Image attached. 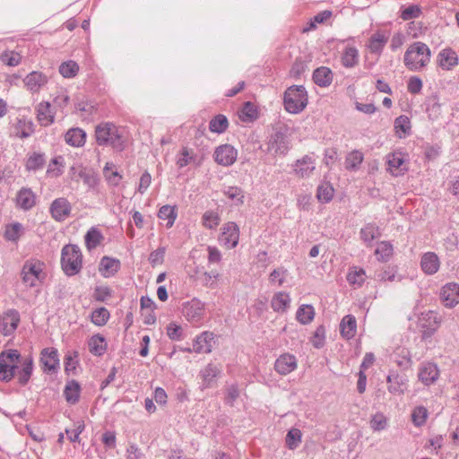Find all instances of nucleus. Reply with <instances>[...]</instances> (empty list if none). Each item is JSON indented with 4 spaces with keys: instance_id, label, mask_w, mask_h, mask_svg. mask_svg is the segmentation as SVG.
I'll return each mask as SVG.
<instances>
[{
    "instance_id": "nucleus-1",
    "label": "nucleus",
    "mask_w": 459,
    "mask_h": 459,
    "mask_svg": "<svg viewBox=\"0 0 459 459\" xmlns=\"http://www.w3.org/2000/svg\"><path fill=\"white\" fill-rule=\"evenodd\" d=\"M95 139L98 145L110 146L117 152L127 146L126 130L111 122H102L95 127Z\"/></svg>"
},
{
    "instance_id": "nucleus-2",
    "label": "nucleus",
    "mask_w": 459,
    "mask_h": 459,
    "mask_svg": "<svg viewBox=\"0 0 459 459\" xmlns=\"http://www.w3.org/2000/svg\"><path fill=\"white\" fill-rule=\"evenodd\" d=\"M431 51L423 42L411 44L404 53L403 62L410 71H420L430 61Z\"/></svg>"
},
{
    "instance_id": "nucleus-3",
    "label": "nucleus",
    "mask_w": 459,
    "mask_h": 459,
    "mask_svg": "<svg viewBox=\"0 0 459 459\" xmlns=\"http://www.w3.org/2000/svg\"><path fill=\"white\" fill-rule=\"evenodd\" d=\"M308 103V95L303 85H291L283 94V106L290 114L301 113Z\"/></svg>"
},
{
    "instance_id": "nucleus-4",
    "label": "nucleus",
    "mask_w": 459,
    "mask_h": 459,
    "mask_svg": "<svg viewBox=\"0 0 459 459\" xmlns=\"http://www.w3.org/2000/svg\"><path fill=\"white\" fill-rule=\"evenodd\" d=\"M61 266L67 276L78 274L82 267V254L76 245H65L61 251Z\"/></svg>"
},
{
    "instance_id": "nucleus-5",
    "label": "nucleus",
    "mask_w": 459,
    "mask_h": 459,
    "mask_svg": "<svg viewBox=\"0 0 459 459\" xmlns=\"http://www.w3.org/2000/svg\"><path fill=\"white\" fill-rule=\"evenodd\" d=\"M44 266V263L37 259L25 261L21 272L22 282L30 288L35 287L37 281L42 282L45 279Z\"/></svg>"
},
{
    "instance_id": "nucleus-6",
    "label": "nucleus",
    "mask_w": 459,
    "mask_h": 459,
    "mask_svg": "<svg viewBox=\"0 0 459 459\" xmlns=\"http://www.w3.org/2000/svg\"><path fill=\"white\" fill-rule=\"evenodd\" d=\"M182 314L191 325H198L204 318L205 305L198 299H192L183 304Z\"/></svg>"
},
{
    "instance_id": "nucleus-7",
    "label": "nucleus",
    "mask_w": 459,
    "mask_h": 459,
    "mask_svg": "<svg viewBox=\"0 0 459 459\" xmlns=\"http://www.w3.org/2000/svg\"><path fill=\"white\" fill-rule=\"evenodd\" d=\"M238 155V152L233 145L224 143L215 148L213 160L220 166L230 167L236 162Z\"/></svg>"
},
{
    "instance_id": "nucleus-8",
    "label": "nucleus",
    "mask_w": 459,
    "mask_h": 459,
    "mask_svg": "<svg viewBox=\"0 0 459 459\" xmlns=\"http://www.w3.org/2000/svg\"><path fill=\"white\" fill-rule=\"evenodd\" d=\"M21 321L20 313L14 308L7 309L0 316V333L4 336H12Z\"/></svg>"
},
{
    "instance_id": "nucleus-9",
    "label": "nucleus",
    "mask_w": 459,
    "mask_h": 459,
    "mask_svg": "<svg viewBox=\"0 0 459 459\" xmlns=\"http://www.w3.org/2000/svg\"><path fill=\"white\" fill-rule=\"evenodd\" d=\"M22 358L21 353L15 349L3 351L0 353V381L9 383L11 381L10 365L14 360Z\"/></svg>"
},
{
    "instance_id": "nucleus-10",
    "label": "nucleus",
    "mask_w": 459,
    "mask_h": 459,
    "mask_svg": "<svg viewBox=\"0 0 459 459\" xmlns=\"http://www.w3.org/2000/svg\"><path fill=\"white\" fill-rule=\"evenodd\" d=\"M49 212L56 221L62 222L71 215L72 205L66 198L58 197L52 201Z\"/></svg>"
},
{
    "instance_id": "nucleus-11",
    "label": "nucleus",
    "mask_w": 459,
    "mask_h": 459,
    "mask_svg": "<svg viewBox=\"0 0 459 459\" xmlns=\"http://www.w3.org/2000/svg\"><path fill=\"white\" fill-rule=\"evenodd\" d=\"M239 239V228L237 223L230 221L223 225L221 233L219 237L220 243L227 248L237 247Z\"/></svg>"
},
{
    "instance_id": "nucleus-12",
    "label": "nucleus",
    "mask_w": 459,
    "mask_h": 459,
    "mask_svg": "<svg viewBox=\"0 0 459 459\" xmlns=\"http://www.w3.org/2000/svg\"><path fill=\"white\" fill-rule=\"evenodd\" d=\"M267 150L273 155H285L289 151V141L281 131L272 134L267 143Z\"/></svg>"
},
{
    "instance_id": "nucleus-13",
    "label": "nucleus",
    "mask_w": 459,
    "mask_h": 459,
    "mask_svg": "<svg viewBox=\"0 0 459 459\" xmlns=\"http://www.w3.org/2000/svg\"><path fill=\"white\" fill-rule=\"evenodd\" d=\"M386 381L388 392L394 395H401L406 391L409 379L405 374L391 370L386 377Z\"/></svg>"
},
{
    "instance_id": "nucleus-14",
    "label": "nucleus",
    "mask_w": 459,
    "mask_h": 459,
    "mask_svg": "<svg viewBox=\"0 0 459 459\" xmlns=\"http://www.w3.org/2000/svg\"><path fill=\"white\" fill-rule=\"evenodd\" d=\"M40 361L44 365V371L48 373L57 372L60 367L58 351L56 348H44L40 352Z\"/></svg>"
},
{
    "instance_id": "nucleus-15",
    "label": "nucleus",
    "mask_w": 459,
    "mask_h": 459,
    "mask_svg": "<svg viewBox=\"0 0 459 459\" xmlns=\"http://www.w3.org/2000/svg\"><path fill=\"white\" fill-rule=\"evenodd\" d=\"M48 77L42 72L32 71L23 79L26 89L31 93H38L48 83Z\"/></svg>"
},
{
    "instance_id": "nucleus-16",
    "label": "nucleus",
    "mask_w": 459,
    "mask_h": 459,
    "mask_svg": "<svg viewBox=\"0 0 459 459\" xmlns=\"http://www.w3.org/2000/svg\"><path fill=\"white\" fill-rule=\"evenodd\" d=\"M297 367L298 361L296 357L288 352L281 354L274 362L275 371L281 376L293 372Z\"/></svg>"
},
{
    "instance_id": "nucleus-17",
    "label": "nucleus",
    "mask_w": 459,
    "mask_h": 459,
    "mask_svg": "<svg viewBox=\"0 0 459 459\" xmlns=\"http://www.w3.org/2000/svg\"><path fill=\"white\" fill-rule=\"evenodd\" d=\"M440 299L446 307H454L459 303V284L449 282L440 290Z\"/></svg>"
},
{
    "instance_id": "nucleus-18",
    "label": "nucleus",
    "mask_w": 459,
    "mask_h": 459,
    "mask_svg": "<svg viewBox=\"0 0 459 459\" xmlns=\"http://www.w3.org/2000/svg\"><path fill=\"white\" fill-rule=\"evenodd\" d=\"M420 265L426 275H434L440 268V260L435 252H426L421 255Z\"/></svg>"
},
{
    "instance_id": "nucleus-19",
    "label": "nucleus",
    "mask_w": 459,
    "mask_h": 459,
    "mask_svg": "<svg viewBox=\"0 0 459 459\" xmlns=\"http://www.w3.org/2000/svg\"><path fill=\"white\" fill-rule=\"evenodd\" d=\"M214 334L205 331L197 335L193 342V350L195 353H210L212 351Z\"/></svg>"
},
{
    "instance_id": "nucleus-20",
    "label": "nucleus",
    "mask_w": 459,
    "mask_h": 459,
    "mask_svg": "<svg viewBox=\"0 0 459 459\" xmlns=\"http://www.w3.org/2000/svg\"><path fill=\"white\" fill-rule=\"evenodd\" d=\"M404 161L401 152L389 153L386 156L387 170L394 177L403 176L407 171Z\"/></svg>"
},
{
    "instance_id": "nucleus-21",
    "label": "nucleus",
    "mask_w": 459,
    "mask_h": 459,
    "mask_svg": "<svg viewBox=\"0 0 459 459\" xmlns=\"http://www.w3.org/2000/svg\"><path fill=\"white\" fill-rule=\"evenodd\" d=\"M419 379L425 385H430L435 383L439 377V369L437 364L427 362L421 365L418 373Z\"/></svg>"
},
{
    "instance_id": "nucleus-22",
    "label": "nucleus",
    "mask_w": 459,
    "mask_h": 459,
    "mask_svg": "<svg viewBox=\"0 0 459 459\" xmlns=\"http://www.w3.org/2000/svg\"><path fill=\"white\" fill-rule=\"evenodd\" d=\"M295 174L300 178H308L316 169V160L310 155H305L292 165Z\"/></svg>"
},
{
    "instance_id": "nucleus-23",
    "label": "nucleus",
    "mask_w": 459,
    "mask_h": 459,
    "mask_svg": "<svg viewBox=\"0 0 459 459\" xmlns=\"http://www.w3.org/2000/svg\"><path fill=\"white\" fill-rule=\"evenodd\" d=\"M37 119L42 126H49L55 122V113L48 101H42L36 107Z\"/></svg>"
},
{
    "instance_id": "nucleus-24",
    "label": "nucleus",
    "mask_w": 459,
    "mask_h": 459,
    "mask_svg": "<svg viewBox=\"0 0 459 459\" xmlns=\"http://www.w3.org/2000/svg\"><path fill=\"white\" fill-rule=\"evenodd\" d=\"M36 204V195L29 187L21 188L16 195V205L23 211L30 210Z\"/></svg>"
},
{
    "instance_id": "nucleus-25",
    "label": "nucleus",
    "mask_w": 459,
    "mask_h": 459,
    "mask_svg": "<svg viewBox=\"0 0 459 459\" xmlns=\"http://www.w3.org/2000/svg\"><path fill=\"white\" fill-rule=\"evenodd\" d=\"M121 263L118 259L103 256L100 262L99 271L105 278L114 276L120 269Z\"/></svg>"
},
{
    "instance_id": "nucleus-26",
    "label": "nucleus",
    "mask_w": 459,
    "mask_h": 459,
    "mask_svg": "<svg viewBox=\"0 0 459 459\" xmlns=\"http://www.w3.org/2000/svg\"><path fill=\"white\" fill-rule=\"evenodd\" d=\"M333 79V71L326 66H320L314 70L312 80L319 87L326 88L331 85Z\"/></svg>"
},
{
    "instance_id": "nucleus-27",
    "label": "nucleus",
    "mask_w": 459,
    "mask_h": 459,
    "mask_svg": "<svg viewBox=\"0 0 459 459\" xmlns=\"http://www.w3.org/2000/svg\"><path fill=\"white\" fill-rule=\"evenodd\" d=\"M81 385L77 380H68L64 388V397L67 403L75 404L79 402L81 396Z\"/></svg>"
},
{
    "instance_id": "nucleus-28",
    "label": "nucleus",
    "mask_w": 459,
    "mask_h": 459,
    "mask_svg": "<svg viewBox=\"0 0 459 459\" xmlns=\"http://www.w3.org/2000/svg\"><path fill=\"white\" fill-rule=\"evenodd\" d=\"M359 61V52L354 46H346L341 55V64L343 67L351 69Z\"/></svg>"
},
{
    "instance_id": "nucleus-29",
    "label": "nucleus",
    "mask_w": 459,
    "mask_h": 459,
    "mask_svg": "<svg viewBox=\"0 0 459 459\" xmlns=\"http://www.w3.org/2000/svg\"><path fill=\"white\" fill-rule=\"evenodd\" d=\"M33 373V359L30 357L24 359L20 366V368L17 370V381L20 385H26Z\"/></svg>"
},
{
    "instance_id": "nucleus-30",
    "label": "nucleus",
    "mask_w": 459,
    "mask_h": 459,
    "mask_svg": "<svg viewBox=\"0 0 459 459\" xmlns=\"http://www.w3.org/2000/svg\"><path fill=\"white\" fill-rule=\"evenodd\" d=\"M86 132L79 127L69 129L65 134L67 144L73 147H82L86 142Z\"/></svg>"
},
{
    "instance_id": "nucleus-31",
    "label": "nucleus",
    "mask_w": 459,
    "mask_h": 459,
    "mask_svg": "<svg viewBox=\"0 0 459 459\" xmlns=\"http://www.w3.org/2000/svg\"><path fill=\"white\" fill-rule=\"evenodd\" d=\"M341 334L342 337L350 340L353 338L357 332V320L352 315L345 316L340 324Z\"/></svg>"
},
{
    "instance_id": "nucleus-32",
    "label": "nucleus",
    "mask_w": 459,
    "mask_h": 459,
    "mask_svg": "<svg viewBox=\"0 0 459 459\" xmlns=\"http://www.w3.org/2000/svg\"><path fill=\"white\" fill-rule=\"evenodd\" d=\"M290 297L285 291L276 292L271 300V307L274 312L284 313L290 307Z\"/></svg>"
},
{
    "instance_id": "nucleus-33",
    "label": "nucleus",
    "mask_w": 459,
    "mask_h": 459,
    "mask_svg": "<svg viewBox=\"0 0 459 459\" xmlns=\"http://www.w3.org/2000/svg\"><path fill=\"white\" fill-rule=\"evenodd\" d=\"M359 236L362 241L370 247L372 242L381 236L379 227L375 223H367L364 225L359 231Z\"/></svg>"
},
{
    "instance_id": "nucleus-34",
    "label": "nucleus",
    "mask_w": 459,
    "mask_h": 459,
    "mask_svg": "<svg viewBox=\"0 0 459 459\" xmlns=\"http://www.w3.org/2000/svg\"><path fill=\"white\" fill-rule=\"evenodd\" d=\"M439 65L445 70H451L458 64V56L452 48H445L438 54Z\"/></svg>"
},
{
    "instance_id": "nucleus-35",
    "label": "nucleus",
    "mask_w": 459,
    "mask_h": 459,
    "mask_svg": "<svg viewBox=\"0 0 459 459\" xmlns=\"http://www.w3.org/2000/svg\"><path fill=\"white\" fill-rule=\"evenodd\" d=\"M89 350L94 356H102L107 351V342L103 335L97 333L92 335L88 342Z\"/></svg>"
},
{
    "instance_id": "nucleus-36",
    "label": "nucleus",
    "mask_w": 459,
    "mask_h": 459,
    "mask_svg": "<svg viewBox=\"0 0 459 459\" xmlns=\"http://www.w3.org/2000/svg\"><path fill=\"white\" fill-rule=\"evenodd\" d=\"M394 127L396 136L402 139L411 134V123L407 116L401 115L394 119Z\"/></svg>"
},
{
    "instance_id": "nucleus-37",
    "label": "nucleus",
    "mask_w": 459,
    "mask_h": 459,
    "mask_svg": "<svg viewBox=\"0 0 459 459\" xmlns=\"http://www.w3.org/2000/svg\"><path fill=\"white\" fill-rule=\"evenodd\" d=\"M46 164V155L41 152H32L28 156L25 161L26 170L30 172H36L41 169Z\"/></svg>"
},
{
    "instance_id": "nucleus-38",
    "label": "nucleus",
    "mask_w": 459,
    "mask_h": 459,
    "mask_svg": "<svg viewBox=\"0 0 459 459\" xmlns=\"http://www.w3.org/2000/svg\"><path fill=\"white\" fill-rule=\"evenodd\" d=\"M388 40V38L382 32H376L370 38L368 48L371 53L380 55Z\"/></svg>"
},
{
    "instance_id": "nucleus-39",
    "label": "nucleus",
    "mask_w": 459,
    "mask_h": 459,
    "mask_svg": "<svg viewBox=\"0 0 459 459\" xmlns=\"http://www.w3.org/2000/svg\"><path fill=\"white\" fill-rule=\"evenodd\" d=\"M426 112L430 120H437L441 116V103L437 95H432L426 100Z\"/></svg>"
},
{
    "instance_id": "nucleus-40",
    "label": "nucleus",
    "mask_w": 459,
    "mask_h": 459,
    "mask_svg": "<svg viewBox=\"0 0 459 459\" xmlns=\"http://www.w3.org/2000/svg\"><path fill=\"white\" fill-rule=\"evenodd\" d=\"M221 374V369L214 364L209 363L202 371L204 386L210 387L215 382L217 377Z\"/></svg>"
},
{
    "instance_id": "nucleus-41",
    "label": "nucleus",
    "mask_w": 459,
    "mask_h": 459,
    "mask_svg": "<svg viewBox=\"0 0 459 459\" xmlns=\"http://www.w3.org/2000/svg\"><path fill=\"white\" fill-rule=\"evenodd\" d=\"M364 160V155L360 151L354 150L347 154L345 158V169L351 171L359 169L360 164Z\"/></svg>"
},
{
    "instance_id": "nucleus-42",
    "label": "nucleus",
    "mask_w": 459,
    "mask_h": 459,
    "mask_svg": "<svg viewBox=\"0 0 459 459\" xmlns=\"http://www.w3.org/2000/svg\"><path fill=\"white\" fill-rule=\"evenodd\" d=\"M79 352L77 351H68L64 359V368L66 375H75L79 365Z\"/></svg>"
},
{
    "instance_id": "nucleus-43",
    "label": "nucleus",
    "mask_w": 459,
    "mask_h": 459,
    "mask_svg": "<svg viewBox=\"0 0 459 459\" xmlns=\"http://www.w3.org/2000/svg\"><path fill=\"white\" fill-rule=\"evenodd\" d=\"M178 213L176 206L172 205H163L160 208L158 212L159 219L162 221H167V228H171L177 219Z\"/></svg>"
},
{
    "instance_id": "nucleus-44",
    "label": "nucleus",
    "mask_w": 459,
    "mask_h": 459,
    "mask_svg": "<svg viewBox=\"0 0 459 459\" xmlns=\"http://www.w3.org/2000/svg\"><path fill=\"white\" fill-rule=\"evenodd\" d=\"M24 231L20 222H13L6 225L4 237L7 241L17 242Z\"/></svg>"
},
{
    "instance_id": "nucleus-45",
    "label": "nucleus",
    "mask_w": 459,
    "mask_h": 459,
    "mask_svg": "<svg viewBox=\"0 0 459 459\" xmlns=\"http://www.w3.org/2000/svg\"><path fill=\"white\" fill-rule=\"evenodd\" d=\"M315 316V309L312 305L303 304L297 312L296 318L302 325L309 324Z\"/></svg>"
},
{
    "instance_id": "nucleus-46",
    "label": "nucleus",
    "mask_w": 459,
    "mask_h": 459,
    "mask_svg": "<svg viewBox=\"0 0 459 459\" xmlns=\"http://www.w3.org/2000/svg\"><path fill=\"white\" fill-rule=\"evenodd\" d=\"M229 127V121L222 114L216 115L209 123V130L215 134H222Z\"/></svg>"
},
{
    "instance_id": "nucleus-47",
    "label": "nucleus",
    "mask_w": 459,
    "mask_h": 459,
    "mask_svg": "<svg viewBox=\"0 0 459 459\" xmlns=\"http://www.w3.org/2000/svg\"><path fill=\"white\" fill-rule=\"evenodd\" d=\"M102 238L103 236L98 229L91 228L84 236L85 246L89 250L94 249L100 245Z\"/></svg>"
},
{
    "instance_id": "nucleus-48",
    "label": "nucleus",
    "mask_w": 459,
    "mask_h": 459,
    "mask_svg": "<svg viewBox=\"0 0 459 459\" xmlns=\"http://www.w3.org/2000/svg\"><path fill=\"white\" fill-rule=\"evenodd\" d=\"M79 177L89 190H95L98 187L100 178L94 171L82 169L79 172Z\"/></svg>"
},
{
    "instance_id": "nucleus-49",
    "label": "nucleus",
    "mask_w": 459,
    "mask_h": 459,
    "mask_svg": "<svg viewBox=\"0 0 459 459\" xmlns=\"http://www.w3.org/2000/svg\"><path fill=\"white\" fill-rule=\"evenodd\" d=\"M110 317L109 311L104 307H99L94 309L91 314V321L97 326L105 325Z\"/></svg>"
},
{
    "instance_id": "nucleus-50",
    "label": "nucleus",
    "mask_w": 459,
    "mask_h": 459,
    "mask_svg": "<svg viewBox=\"0 0 459 459\" xmlns=\"http://www.w3.org/2000/svg\"><path fill=\"white\" fill-rule=\"evenodd\" d=\"M221 218L217 212L213 210L206 211L202 216L203 226L209 230H214L220 224Z\"/></svg>"
},
{
    "instance_id": "nucleus-51",
    "label": "nucleus",
    "mask_w": 459,
    "mask_h": 459,
    "mask_svg": "<svg viewBox=\"0 0 459 459\" xmlns=\"http://www.w3.org/2000/svg\"><path fill=\"white\" fill-rule=\"evenodd\" d=\"M59 73L65 78H74L79 72V65L75 61L68 60L59 65Z\"/></svg>"
},
{
    "instance_id": "nucleus-52",
    "label": "nucleus",
    "mask_w": 459,
    "mask_h": 459,
    "mask_svg": "<svg viewBox=\"0 0 459 459\" xmlns=\"http://www.w3.org/2000/svg\"><path fill=\"white\" fill-rule=\"evenodd\" d=\"M168 337L174 342H179L185 339L186 334L181 325L175 322H170L166 327Z\"/></svg>"
},
{
    "instance_id": "nucleus-53",
    "label": "nucleus",
    "mask_w": 459,
    "mask_h": 459,
    "mask_svg": "<svg viewBox=\"0 0 459 459\" xmlns=\"http://www.w3.org/2000/svg\"><path fill=\"white\" fill-rule=\"evenodd\" d=\"M239 117L243 122L254 121L257 117L256 108L251 102H246L241 109Z\"/></svg>"
},
{
    "instance_id": "nucleus-54",
    "label": "nucleus",
    "mask_w": 459,
    "mask_h": 459,
    "mask_svg": "<svg viewBox=\"0 0 459 459\" xmlns=\"http://www.w3.org/2000/svg\"><path fill=\"white\" fill-rule=\"evenodd\" d=\"M333 196V188L328 184L320 185L317 187L316 197L319 202L327 204Z\"/></svg>"
},
{
    "instance_id": "nucleus-55",
    "label": "nucleus",
    "mask_w": 459,
    "mask_h": 459,
    "mask_svg": "<svg viewBox=\"0 0 459 459\" xmlns=\"http://www.w3.org/2000/svg\"><path fill=\"white\" fill-rule=\"evenodd\" d=\"M347 281L351 285L361 286L365 281V271L354 268L347 274Z\"/></svg>"
},
{
    "instance_id": "nucleus-56",
    "label": "nucleus",
    "mask_w": 459,
    "mask_h": 459,
    "mask_svg": "<svg viewBox=\"0 0 459 459\" xmlns=\"http://www.w3.org/2000/svg\"><path fill=\"white\" fill-rule=\"evenodd\" d=\"M428 417V411L423 406L416 407L411 413V420L416 427H421L425 424Z\"/></svg>"
},
{
    "instance_id": "nucleus-57",
    "label": "nucleus",
    "mask_w": 459,
    "mask_h": 459,
    "mask_svg": "<svg viewBox=\"0 0 459 459\" xmlns=\"http://www.w3.org/2000/svg\"><path fill=\"white\" fill-rule=\"evenodd\" d=\"M224 195L230 200L235 201L236 204L244 203V192L238 186H228L224 190Z\"/></svg>"
},
{
    "instance_id": "nucleus-58",
    "label": "nucleus",
    "mask_w": 459,
    "mask_h": 459,
    "mask_svg": "<svg viewBox=\"0 0 459 459\" xmlns=\"http://www.w3.org/2000/svg\"><path fill=\"white\" fill-rule=\"evenodd\" d=\"M302 434L299 429H291L286 435V444L290 449H295L301 442Z\"/></svg>"
},
{
    "instance_id": "nucleus-59",
    "label": "nucleus",
    "mask_w": 459,
    "mask_h": 459,
    "mask_svg": "<svg viewBox=\"0 0 459 459\" xmlns=\"http://www.w3.org/2000/svg\"><path fill=\"white\" fill-rule=\"evenodd\" d=\"M288 275V271L284 267H278L274 269L269 275V281L272 284L277 283L278 286H281Z\"/></svg>"
},
{
    "instance_id": "nucleus-60",
    "label": "nucleus",
    "mask_w": 459,
    "mask_h": 459,
    "mask_svg": "<svg viewBox=\"0 0 459 459\" xmlns=\"http://www.w3.org/2000/svg\"><path fill=\"white\" fill-rule=\"evenodd\" d=\"M113 295L112 290L108 286H96L93 291V299L98 302H105Z\"/></svg>"
},
{
    "instance_id": "nucleus-61",
    "label": "nucleus",
    "mask_w": 459,
    "mask_h": 459,
    "mask_svg": "<svg viewBox=\"0 0 459 459\" xmlns=\"http://www.w3.org/2000/svg\"><path fill=\"white\" fill-rule=\"evenodd\" d=\"M1 61L8 66H17L22 62V56L14 51L4 52L1 55Z\"/></svg>"
},
{
    "instance_id": "nucleus-62",
    "label": "nucleus",
    "mask_w": 459,
    "mask_h": 459,
    "mask_svg": "<svg viewBox=\"0 0 459 459\" xmlns=\"http://www.w3.org/2000/svg\"><path fill=\"white\" fill-rule=\"evenodd\" d=\"M420 13H421L420 7L417 4H411V5H409L407 7H404L403 9H402L400 17L403 21H409L411 19L418 18L420 15Z\"/></svg>"
},
{
    "instance_id": "nucleus-63",
    "label": "nucleus",
    "mask_w": 459,
    "mask_h": 459,
    "mask_svg": "<svg viewBox=\"0 0 459 459\" xmlns=\"http://www.w3.org/2000/svg\"><path fill=\"white\" fill-rule=\"evenodd\" d=\"M307 64L301 58H297L290 70V77L295 80L299 79L307 70Z\"/></svg>"
},
{
    "instance_id": "nucleus-64",
    "label": "nucleus",
    "mask_w": 459,
    "mask_h": 459,
    "mask_svg": "<svg viewBox=\"0 0 459 459\" xmlns=\"http://www.w3.org/2000/svg\"><path fill=\"white\" fill-rule=\"evenodd\" d=\"M376 255L380 256L382 261H387L393 255V246L388 241H382L376 249Z\"/></svg>"
}]
</instances>
